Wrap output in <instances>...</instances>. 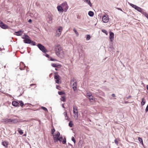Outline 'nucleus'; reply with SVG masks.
Here are the masks:
<instances>
[{
    "label": "nucleus",
    "mask_w": 148,
    "mask_h": 148,
    "mask_svg": "<svg viewBox=\"0 0 148 148\" xmlns=\"http://www.w3.org/2000/svg\"><path fill=\"white\" fill-rule=\"evenodd\" d=\"M60 133L57 131L56 134L54 135H53V138L54 142L56 143L58 141H59L60 142H61L63 140V137L62 136H60Z\"/></svg>",
    "instance_id": "obj_1"
},
{
    "label": "nucleus",
    "mask_w": 148,
    "mask_h": 148,
    "mask_svg": "<svg viewBox=\"0 0 148 148\" xmlns=\"http://www.w3.org/2000/svg\"><path fill=\"white\" fill-rule=\"evenodd\" d=\"M37 47L39 49L44 53H46L47 52V50L45 49V47L41 44L40 43L38 44L37 45Z\"/></svg>",
    "instance_id": "obj_2"
},
{
    "label": "nucleus",
    "mask_w": 148,
    "mask_h": 148,
    "mask_svg": "<svg viewBox=\"0 0 148 148\" xmlns=\"http://www.w3.org/2000/svg\"><path fill=\"white\" fill-rule=\"evenodd\" d=\"M130 6L134 8L135 10H137L138 11L141 12L142 13H143L144 12L142 11V9L140 7L134 5L132 3H130Z\"/></svg>",
    "instance_id": "obj_3"
},
{
    "label": "nucleus",
    "mask_w": 148,
    "mask_h": 148,
    "mask_svg": "<svg viewBox=\"0 0 148 148\" xmlns=\"http://www.w3.org/2000/svg\"><path fill=\"white\" fill-rule=\"evenodd\" d=\"M102 21L104 23H107L109 20L108 16L107 15H104L102 17Z\"/></svg>",
    "instance_id": "obj_4"
},
{
    "label": "nucleus",
    "mask_w": 148,
    "mask_h": 148,
    "mask_svg": "<svg viewBox=\"0 0 148 148\" xmlns=\"http://www.w3.org/2000/svg\"><path fill=\"white\" fill-rule=\"evenodd\" d=\"M56 49L55 53L57 56H58L61 53V51H62V48L60 47H58V46H57Z\"/></svg>",
    "instance_id": "obj_5"
},
{
    "label": "nucleus",
    "mask_w": 148,
    "mask_h": 148,
    "mask_svg": "<svg viewBox=\"0 0 148 148\" xmlns=\"http://www.w3.org/2000/svg\"><path fill=\"white\" fill-rule=\"evenodd\" d=\"M54 79H56L55 81L57 84H59L61 83L60 81V76L58 75H54Z\"/></svg>",
    "instance_id": "obj_6"
},
{
    "label": "nucleus",
    "mask_w": 148,
    "mask_h": 148,
    "mask_svg": "<svg viewBox=\"0 0 148 148\" xmlns=\"http://www.w3.org/2000/svg\"><path fill=\"white\" fill-rule=\"evenodd\" d=\"M0 27L3 29H7L8 28V26L4 24L2 21L0 20Z\"/></svg>",
    "instance_id": "obj_7"
},
{
    "label": "nucleus",
    "mask_w": 148,
    "mask_h": 148,
    "mask_svg": "<svg viewBox=\"0 0 148 148\" xmlns=\"http://www.w3.org/2000/svg\"><path fill=\"white\" fill-rule=\"evenodd\" d=\"M62 30V27H58V30L57 31L56 33V35H57L58 36H59L60 35Z\"/></svg>",
    "instance_id": "obj_8"
},
{
    "label": "nucleus",
    "mask_w": 148,
    "mask_h": 148,
    "mask_svg": "<svg viewBox=\"0 0 148 148\" xmlns=\"http://www.w3.org/2000/svg\"><path fill=\"white\" fill-rule=\"evenodd\" d=\"M110 34L109 36V38L110 40V41L112 42L114 40V34L113 32H110Z\"/></svg>",
    "instance_id": "obj_9"
},
{
    "label": "nucleus",
    "mask_w": 148,
    "mask_h": 148,
    "mask_svg": "<svg viewBox=\"0 0 148 148\" xmlns=\"http://www.w3.org/2000/svg\"><path fill=\"white\" fill-rule=\"evenodd\" d=\"M8 122H11V123H16L18 122L17 120L16 119H8Z\"/></svg>",
    "instance_id": "obj_10"
},
{
    "label": "nucleus",
    "mask_w": 148,
    "mask_h": 148,
    "mask_svg": "<svg viewBox=\"0 0 148 148\" xmlns=\"http://www.w3.org/2000/svg\"><path fill=\"white\" fill-rule=\"evenodd\" d=\"M12 104L13 106L16 107H18L19 106V103L16 101H13Z\"/></svg>",
    "instance_id": "obj_11"
},
{
    "label": "nucleus",
    "mask_w": 148,
    "mask_h": 148,
    "mask_svg": "<svg viewBox=\"0 0 148 148\" xmlns=\"http://www.w3.org/2000/svg\"><path fill=\"white\" fill-rule=\"evenodd\" d=\"M23 42L25 43L29 44L31 43L30 42H31V40L30 39L27 38H25V40H24Z\"/></svg>",
    "instance_id": "obj_12"
},
{
    "label": "nucleus",
    "mask_w": 148,
    "mask_h": 148,
    "mask_svg": "<svg viewBox=\"0 0 148 148\" xmlns=\"http://www.w3.org/2000/svg\"><path fill=\"white\" fill-rule=\"evenodd\" d=\"M62 6L63 7V9H64L66 10L68 9V6L67 3L65 2L62 4Z\"/></svg>",
    "instance_id": "obj_13"
},
{
    "label": "nucleus",
    "mask_w": 148,
    "mask_h": 148,
    "mask_svg": "<svg viewBox=\"0 0 148 148\" xmlns=\"http://www.w3.org/2000/svg\"><path fill=\"white\" fill-rule=\"evenodd\" d=\"M73 112L74 113V114H75V113H77V114H78V110H77V108L76 107V106H73Z\"/></svg>",
    "instance_id": "obj_14"
},
{
    "label": "nucleus",
    "mask_w": 148,
    "mask_h": 148,
    "mask_svg": "<svg viewBox=\"0 0 148 148\" xmlns=\"http://www.w3.org/2000/svg\"><path fill=\"white\" fill-rule=\"evenodd\" d=\"M57 8L59 12H63V11H64L63 8L61 6H57Z\"/></svg>",
    "instance_id": "obj_15"
},
{
    "label": "nucleus",
    "mask_w": 148,
    "mask_h": 148,
    "mask_svg": "<svg viewBox=\"0 0 148 148\" xmlns=\"http://www.w3.org/2000/svg\"><path fill=\"white\" fill-rule=\"evenodd\" d=\"M85 2L88 3L91 7H92V5L90 0H83Z\"/></svg>",
    "instance_id": "obj_16"
},
{
    "label": "nucleus",
    "mask_w": 148,
    "mask_h": 148,
    "mask_svg": "<svg viewBox=\"0 0 148 148\" xmlns=\"http://www.w3.org/2000/svg\"><path fill=\"white\" fill-rule=\"evenodd\" d=\"M15 33L16 34V35L17 36H21L22 34V31L21 30H20L17 32H15Z\"/></svg>",
    "instance_id": "obj_17"
},
{
    "label": "nucleus",
    "mask_w": 148,
    "mask_h": 148,
    "mask_svg": "<svg viewBox=\"0 0 148 148\" xmlns=\"http://www.w3.org/2000/svg\"><path fill=\"white\" fill-rule=\"evenodd\" d=\"M2 145L5 147H7L8 144L7 141H4L2 142Z\"/></svg>",
    "instance_id": "obj_18"
},
{
    "label": "nucleus",
    "mask_w": 148,
    "mask_h": 148,
    "mask_svg": "<svg viewBox=\"0 0 148 148\" xmlns=\"http://www.w3.org/2000/svg\"><path fill=\"white\" fill-rule=\"evenodd\" d=\"M51 65L52 67L55 68H58L59 66H60V65H57L56 64L53 63H51Z\"/></svg>",
    "instance_id": "obj_19"
},
{
    "label": "nucleus",
    "mask_w": 148,
    "mask_h": 148,
    "mask_svg": "<svg viewBox=\"0 0 148 148\" xmlns=\"http://www.w3.org/2000/svg\"><path fill=\"white\" fill-rule=\"evenodd\" d=\"M88 14L90 16L92 17L93 16L94 13L92 11H89L88 12Z\"/></svg>",
    "instance_id": "obj_20"
},
{
    "label": "nucleus",
    "mask_w": 148,
    "mask_h": 148,
    "mask_svg": "<svg viewBox=\"0 0 148 148\" xmlns=\"http://www.w3.org/2000/svg\"><path fill=\"white\" fill-rule=\"evenodd\" d=\"M145 99H144V98H143L142 99V101H141V106H143L145 104Z\"/></svg>",
    "instance_id": "obj_21"
},
{
    "label": "nucleus",
    "mask_w": 148,
    "mask_h": 148,
    "mask_svg": "<svg viewBox=\"0 0 148 148\" xmlns=\"http://www.w3.org/2000/svg\"><path fill=\"white\" fill-rule=\"evenodd\" d=\"M1 121L4 123H6L9 122H8V119H2Z\"/></svg>",
    "instance_id": "obj_22"
},
{
    "label": "nucleus",
    "mask_w": 148,
    "mask_h": 148,
    "mask_svg": "<svg viewBox=\"0 0 148 148\" xmlns=\"http://www.w3.org/2000/svg\"><path fill=\"white\" fill-rule=\"evenodd\" d=\"M86 95L88 97V98L92 96V94L90 92H87Z\"/></svg>",
    "instance_id": "obj_23"
},
{
    "label": "nucleus",
    "mask_w": 148,
    "mask_h": 148,
    "mask_svg": "<svg viewBox=\"0 0 148 148\" xmlns=\"http://www.w3.org/2000/svg\"><path fill=\"white\" fill-rule=\"evenodd\" d=\"M58 94L60 95H62L65 94V92L62 91H58Z\"/></svg>",
    "instance_id": "obj_24"
},
{
    "label": "nucleus",
    "mask_w": 148,
    "mask_h": 148,
    "mask_svg": "<svg viewBox=\"0 0 148 148\" xmlns=\"http://www.w3.org/2000/svg\"><path fill=\"white\" fill-rule=\"evenodd\" d=\"M18 131L19 132V133L21 134L22 135L23 134V132L22 130L20 129V128H19L18 130Z\"/></svg>",
    "instance_id": "obj_25"
},
{
    "label": "nucleus",
    "mask_w": 148,
    "mask_h": 148,
    "mask_svg": "<svg viewBox=\"0 0 148 148\" xmlns=\"http://www.w3.org/2000/svg\"><path fill=\"white\" fill-rule=\"evenodd\" d=\"M138 140L140 143H141L142 144H143V140L140 137H138Z\"/></svg>",
    "instance_id": "obj_26"
},
{
    "label": "nucleus",
    "mask_w": 148,
    "mask_h": 148,
    "mask_svg": "<svg viewBox=\"0 0 148 148\" xmlns=\"http://www.w3.org/2000/svg\"><path fill=\"white\" fill-rule=\"evenodd\" d=\"M73 31L76 34L77 36H78L79 35V33L74 28L73 29Z\"/></svg>",
    "instance_id": "obj_27"
},
{
    "label": "nucleus",
    "mask_w": 148,
    "mask_h": 148,
    "mask_svg": "<svg viewBox=\"0 0 148 148\" xmlns=\"http://www.w3.org/2000/svg\"><path fill=\"white\" fill-rule=\"evenodd\" d=\"M61 100L63 101H65L66 100L65 97L64 96H63L62 97V98H61Z\"/></svg>",
    "instance_id": "obj_28"
},
{
    "label": "nucleus",
    "mask_w": 148,
    "mask_h": 148,
    "mask_svg": "<svg viewBox=\"0 0 148 148\" xmlns=\"http://www.w3.org/2000/svg\"><path fill=\"white\" fill-rule=\"evenodd\" d=\"M41 108L44 110L45 111H48L47 109L45 107L42 106L41 107Z\"/></svg>",
    "instance_id": "obj_29"
},
{
    "label": "nucleus",
    "mask_w": 148,
    "mask_h": 148,
    "mask_svg": "<svg viewBox=\"0 0 148 148\" xmlns=\"http://www.w3.org/2000/svg\"><path fill=\"white\" fill-rule=\"evenodd\" d=\"M66 142V139L65 138H64L63 140L62 141V143L63 144H65Z\"/></svg>",
    "instance_id": "obj_30"
},
{
    "label": "nucleus",
    "mask_w": 148,
    "mask_h": 148,
    "mask_svg": "<svg viewBox=\"0 0 148 148\" xmlns=\"http://www.w3.org/2000/svg\"><path fill=\"white\" fill-rule=\"evenodd\" d=\"M31 42V43L30 44L31 45L35 46L36 45V43L33 41H32L31 40V42Z\"/></svg>",
    "instance_id": "obj_31"
},
{
    "label": "nucleus",
    "mask_w": 148,
    "mask_h": 148,
    "mask_svg": "<svg viewBox=\"0 0 148 148\" xmlns=\"http://www.w3.org/2000/svg\"><path fill=\"white\" fill-rule=\"evenodd\" d=\"M55 131V130L54 128L51 129V134L52 135V136H53V135H54V133Z\"/></svg>",
    "instance_id": "obj_32"
},
{
    "label": "nucleus",
    "mask_w": 148,
    "mask_h": 148,
    "mask_svg": "<svg viewBox=\"0 0 148 148\" xmlns=\"http://www.w3.org/2000/svg\"><path fill=\"white\" fill-rule=\"evenodd\" d=\"M49 60L52 61H57V60L56 59H55L53 58H52L51 57H50L49 58Z\"/></svg>",
    "instance_id": "obj_33"
},
{
    "label": "nucleus",
    "mask_w": 148,
    "mask_h": 148,
    "mask_svg": "<svg viewBox=\"0 0 148 148\" xmlns=\"http://www.w3.org/2000/svg\"><path fill=\"white\" fill-rule=\"evenodd\" d=\"M69 126L70 127H71L73 125V123L72 121H70L69 124Z\"/></svg>",
    "instance_id": "obj_34"
},
{
    "label": "nucleus",
    "mask_w": 148,
    "mask_h": 148,
    "mask_svg": "<svg viewBox=\"0 0 148 148\" xmlns=\"http://www.w3.org/2000/svg\"><path fill=\"white\" fill-rule=\"evenodd\" d=\"M19 103L20 104V106L21 107H23V106L24 105V103L23 102L21 101H19Z\"/></svg>",
    "instance_id": "obj_35"
},
{
    "label": "nucleus",
    "mask_w": 148,
    "mask_h": 148,
    "mask_svg": "<svg viewBox=\"0 0 148 148\" xmlns=\"http://www.w3.org/2000/svg\"><path fill=\"white\" fill-rule=\"evenodd\" d=\"M90 36L89 35H87V37L86 38V40H88L90 39Z\"/></svg>",
    "instance_id": "obj_36"
},
{
    "label": "nucleus",
    "mask_w": 148,
    "mask_h": 148,
    "mask_svg": "<svg viewBox=\"0 0 148 148\" xmlns=\"http://www.w3.org/2000/svg\"><path fill=\"white\" fill-rule=\"evenodd\" d=\"M102 31L104 33H105L107 35L108 34V32L107 31L104 29H103L102 30Z\"/></svg>",
    "instance_id": "obj_37"
},
{
    "label": "nucleus",
    "mask_w": 148,
    "mask_h": 148,
    "mask_svg": "<svg viewBox=\"0 0 148 148\" xmlns=\"http://www.w3.org/2000/svg\"><path fill=\"white\" fill-rule=\"evenodd\" d=\"M76 80L74 78H73L71 80V84H72Z\"/></svg>",
    "instance_id": "obj_38"
},
{
    "label": "nucleus",
    "mask_w": 148,
    "mask_h": 148,
    "mask_svg": "<svg viewBox=\"0 0 148 148\" xmlns=\"http://www.w3.org/2000/svg\"><path fill=\"white\" fill-rule=\"evenodd\" d=\"M71 140L73 141L74 143H75V139L74 137L73 136L71 138Z\"/></svg>",
    "instance_id": "obj_39"
},
{
    "label": "nucleus",
    "mask_w": 148,
    "mask_h": 148,
    "mask_svg": "<svg viewBox=\"0 0 148 148\" xmlns=\"http://www.w3.org/2000/svg\"><path fill=\"white\" fill-rule=\"evenodd\" d=\"M117 139H116L115 140H114V143H115L117 145H118V141L117 140Z\"/></svg>",
    "instance_id": "obj_40"
},
{
    "label": "nucleus",
    "mask_w": 148,
    "mask_h": 148,
    "mask_svg": "<svg viewBox=\"0 0 148 148\" xmlns=\"http://www.w3.org/2000/svg\"><path fill=\"white\" fill-rule=\"evenodd\" d=\"M73 86H77V83L76 82L73 83Z\"/></svg>",
    "instance_id": "obj_41"
},
{
    "label": "nucleus",
    "mask_w": 148,
    "mask_h": 148,
    "mask_svg": "<svg viewBox=\"0 0 148 148\" xmlns=\"http://www.w3.org/2000/svg\"><path fill=\"white\" fill-rule=\"evenodd\" d=\"M145 111L146 112H147L148 111V105H147V106L146 107V109L145 110Z\"/></svg>",
    "instance_id": "obj_42"
},
{
    "label": "nucleus",
    "mask_w": 148,
    "mask_h": 148,
    "mask_svg": "<svg viewBox=\"0 0 148 148\" xmlns=\"http://www.w3.org/2000/svg\"><path fill=\"white\" fill-rule=\"evenodd\" d=\"M73 88L74 91H75L77 90V86H73Z\"/></svg>",
    "instance_id": "obj_43"
},
{
    "label": "nucleus",
    "mask_w": 148,
    "mask_h": 148,
    "mask_svg": "<svg viewBox=\"0 0 148 148\" xmlns=\"http://www.w3.org/2000/svg\"><path fill=\"white\" fill-rule=\"evenodd\" d=\"M144 15L148 19V14L146 13H145Z\"/></svg>",
    "instance_id": "obj_44"
},
{
    "label": "nucleus",
    "mask_w": 148,
    "mask_h": 148,
    "mask_svg": "<svg viewBox=\"0 0 148 148\" xmlns=\"http://www.w3.org/2000/svg\"><path fill=\"white\" fill-rule=\"evenodd\" d=\"M89 99L90 100H94L93 96H92V98L90 97L89 98Z\"/></svg>",
    "instance_id": "obj_45"
},
{
    "label": "nucleus",
    "mask_w": 148,
    "mask_h": 148,
    "mask_svg": "<svg viewBox=\"0 0 148 148\" xmlns=\"http://www.w3.org/2000/svg\"><path fill=\"white\" fill-rule=\"evenodd\" d=\"M24 36H25V38H29V37L27 35H24Z\"/></svg>",
    "instance_id": "obj_46"
},
{
    "label": "nucleus",
    "mask_w": 148,
    "mask_h": 148,
    "mask_svg": "<svg viewBox=\"0 0 148 148\" xmlns=\"http://www.w3.org/2000/svg\"><path fill=\"white\" fill-rule=\"evenodd\" d=\"M64 114L65 117L67 116V113L66 112H64Z\"/></svg>",
    "instance_id": "obj_47"
},
{
    "label": "nucleus",
    "mask_w": 148,
    "mask_h": 148,
    "mask_svg": "<svg viewBox=\"0 0 148 148\" xmlns=\"http://www.w3.org/2000/svg\"><path fill=\"white\" fill-rule=\"evenodd\" d=\"M45 56H46L48 58H49V55L48 54H46Z\"/></svg>",
    "instance_id": "obj_48"
},
{
    "label": "nucleus",
    "mask_w": 148,
    "mask_h": 148,
    "mask_svg": "<svg viewBox=\"0 0 148 148\" xmlns=\"http://www.w3.org/2000/svg\"><path fill=\"white\" fill-rule=\"evenodd\" d=\"M28 22L31 23L32 22V20L31 19H29L28 20Z\"/></svg>",
    "instance_id": "obj_49"
},
{
    "label": "nucleus",
    "mask_w": 148,
    "mask_h": 148,
    "mask_svg": "<svg viewBox=\"0 0 148 148\" xmlns=\"http://www.w3.org/2000/svg\"><path fill=\"white\" fill-rule=\"evenodd\" d=\"M112 96L113 97H115V95L114 94H112Z\"/></svg>",
    "instance_id": "obj_50"
},
{
    "label": "nucleus",
    "mask_w": 148,
    "mask_h": 148,
    "mask_svg": "<svg viewBox=\"0 0 148 148\" xmlns=\"http://www.w3.org/2000/svg\"><path fill=\"white\" fill-rule=\"evenodd\" d=\"M65 119L66 120H67L68 119V116L65 117Z\"/></svg>",
    "instance_id": "obj_51"
},
{
    "label": "nucleus",
    "mask_w": 148,
    "mask_h": 148,
    "mask_svg": "<svg viewBox=\"0 0 148 148\" xmlns=\"http://www.w3.org/2000/svg\"><path fill=\"white\" fill-rule=\"evenodd\" d=\"M117 9L118 10H119L122 11H123L122 10V9L121 8H117Z\"/></svg>",
    "instance_id": "obj_52"
},
{
    "label": "nucleus",
    "mask_w": 148,
    "mask_h": 148,
    "mask_svg": "<svg viewBox=\"0 0 148 148\" xmlns=\"http://www.w3.org/2000/svg\"><path fill=\"white\" fill-rule=\"evenodd\" d=\"M56 87L57 89H59L58 88V87H60V86L58 85H57Z\"/></svg>",
    "instance_id": "obj_53"
},
{
    "label": "nucleus",
    "mask_w": 148,
    "mask_h": 148,
    "mask_svg": "<svg viewBox=\"0 0 148 148\" xmlns=\"http://www.w3.org/2000/svg\"><path fill=\"white\" fill-rule=\"evenodd\" d=\"M131 97V96L130 95L128 97H127V99H128Z\"/></svg>",
    "instance_id": "obj_54"
},
{
    "label": "nucleus",
    "mask_w": 148,
    "mask_h": 148,
    "mask_svg": "<svg viewBox=\"0 0 148 148\" xmlns=\"http://www.w3.org/2000/svg\"><path fill=\"white\" fill-rule=\"evenodd\" d=\"M22 38L23 39H24V40H25V38H25V36H23L22 37Z\"/></svg>",
    "instance_id": "obj_55"
},
{
    "label": "nucleus",
    "mask_w": 148,
    "mask_h": 148,
    "mask_svg": "<svg viewBox=\"0 0 148 148\" xmlns=\"http://www.w3.org/2000/svg\"><path fill=\"white\" fill-rule=\"evenodd\" d=\"M35 85V84H31L30 85V86H33V85Z\"/></svg>",
    "instance_id": "obj_56"
},
{
    "label": "nucleus",
    "mask_w": 148,
    "mask_h": 148,
    "mask_svg": "<svg viewBox=\"0 0 148 148\" xmlns=\"http://www.w3.org/2000/svg\"><path fill=\"white\" fill-rule=\"evenodd\" d=\"M20 64H23V65H24L25 64H24V63L23 62H21V63H20Z\"/></svg>",
    "instance_id": "obj_57"
},
{
    "label": "nucleus",
    "mask_w": 148,
    "mask_h": 148,
    "mask_svg": "<svg viewBox=\"0 0 148 148\" xmlns=\"http://www.w3.org/2000/svg\"><path fill=\"white\" fill-rule=\"evenodd\" d=\"M55 75H58V73L57 72H56L55 73Z\"/></svg>",
    "instance_id": "obj_58"
},
{
    "label": "nucleus",
    "mask_w": 148,
    "mask_h": 148,
    "mask_svg": "<svg viewBox=\"0 0 148 148\" xmlns=\"http://www.w3.org/2000/svg\"><path fill=\"white\" fill-rule=\"evenodd\" d=\"M147 89L148 91V85H147Z\"/></svg>",
    "instance_id": "obj_59"
},
{
    "label": "nucleus",
    "mask_w": 148,
    "mask_h": 148,
    "mask_svg": "<svg viewBox=\"0 0 148 148\" xmlns=\"http://www.w3.org/2000/svg\"><path fill=\"white\" fill-rule=\"evenodd\" d=\"M55 70H56V71H58V69L57 68H55Z\"/></svg>",
    "instance_id": "obj_60"
},
{
    "label": "nucleus",
    "mask_w": 148,
    "mask_h": 148,
    "mask_svg": "<svg viewBox=\"0 0 148 148\" xmlns=\"http://www.w3.org/2000/svg\"><path fill=\"white\" fill-rule=\"evenodd\" d=\"M6 65H5L4 66V68H5L6 67Z\"/></svg>",
    "instance_id": "obj_61"
},
{
    "label": "nucleus",
    "mask_w": 148,
    "mask_h": 148,
    "mask_svg": "<svg viewBox=\"0 0 148 148\" xmlns=\"http://www.w3.org/2000/svg\"><path fill=\"white\" fill-rule=\"evenodd\" d=\"M125 103H128V102L126 101V102H125Z\"/></svg>",
    "instance_id": "obj_62"
},
{
    "label": "nucleus",
    "mask_w": 148,
    "mask_h": 148,
    "mask_svg": "<svg viewBox=\"0 0 148 148\" xmlns=\"http://www.w3.org/2000/svg\"><path fill=\"white\" fill-rule=\"evenodd\" d=\"M20 69H21V70H22V69H21V68H20Z\"/></svg>",
    "instance_id": "obj_63"
},
{
    "label": "nucleus",
    "mask_w": 148,
    "mask_h": 148,
    "mask_svg": "<svg viewBox=\"0 0 148 148\" xmlns=\"http://www.w3.org/2000/svg\"><path fill=\"white\" fill-rule=\"evenodd\" d=\"M63 107L64 108V107L63 105Z\"/></svg>",
    "instance_id": "obj_64"
}]
</instances>
